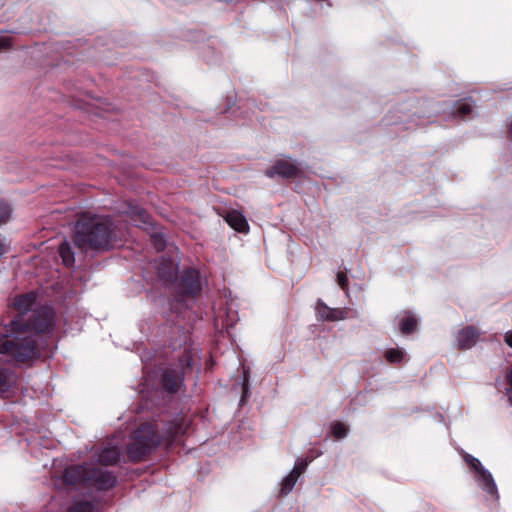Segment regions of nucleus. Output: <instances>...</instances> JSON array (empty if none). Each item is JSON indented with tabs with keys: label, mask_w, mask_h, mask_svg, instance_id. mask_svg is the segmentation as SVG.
<instances>
[{
	"label": "nucleus",
	"mask_w": 512,
	"mask_h": 512,
	"mask_svg": "<svg viewBox=\"0 0 512 512\" xmlns=\"http://www.w3.org/2000/svg\"><path fill=\"white\" fill-rule=\"evenodd\" d=\"M59 255L61 257L62 263L66 267H72L75 263L74 252L72 251V247L69 242L64 241L59 246Z\"/></svg>",
	"instance_id": "17"
},
{
	"label": "nucleus",
	"mask_w": 512,
	"mask_h": 512,
	"mask_svg": "<svg viewBox=\"0 0 512 512\" xmlns=\"http://www.w3.org/2000/svg\"><path fill=\"white\" fill-rule=\"evenodd\" d=\"M117 483L116 476L102 468H96L89 464L88 482L87 485L93 486L98 490H109Z\"/></svg>",
	"instance_id": "7"
},
{
	"label": "nucleus",
	"mask_w": 512,
	"mask_h": 512,
	"mask_svg": "<svg viewBox=\"0 0 512 512\" xmlns=\"http://www.w3.org/2000/svg\"><path fill=\"white\" fill-rule=\"evenodd\" d=\"M357 316V311L351 308H332L329 321L334 322L339 320H346L349 318H356Z\"/></svg>",
	"instance_id": "19"
},
{
	"label": "nucleus",
	"mask_w": 512,
	"mask_h": 512,
	"mask_svg": "<svg viewBox=\"0 0 512 512\" xmlns=\"http://www.w3.org/2000/svg\"><path fill=\"white\" fill-rule=\"evenodd\" d=\"M395 323L401 334L409 335L417 329L418 319L414 313L403 311L396 316Z\"/></svg>",
	"instance_id": "12"
},
{
	"label": "nucleus",
	"mask_w": 512,
	"mask_h": 512,
	"mask_svg": "<svg viewBox=\"0 0 512 512\" xmlns=\"http://www.w3.org/2000/svg\"><path fill=\"white\" fill-rule=\"evenodd\" d=\"M68 512H96V503L92 501H75Z\"/></svg>",
	"instance_id": "21"
},
{
	"label": "nucleus",
	"mask_w": 512,
	"mask_h": 512,
	"mask_svg": "<svg viewBox=\"0 0 512 512\" xmlns=\"http://www.w3.org/2000/svg\"><path fill=\"white\" fill-rule=\"evenodd\" d=\"M7 251L6 244L0 240V255L4 254Z\"/></svg>",
	"instance_id": "32"
},
{
	"label": "nucleus",
	"mask_w": 512,
	"mask_h": 512,
	"mask_svg": "<svg viewBox=\"0 0 512 512\" xmlns=\"http://www.w3.org/2000/svg\"><path fill=\"white\" fill-rule=\"evenodd\" d=\"M197 352L193 349H186L180 358V365L182 369H191L193 367V360Z\"/></svg>",
	"instance_id": "24"
},
{
	"label": "nucleus",
	"mask_w": 512,
	"mask_h": 512,
	"mask_svg": "<svg viewBox=\"0 0 512 512\" xmlns=\"http://www.w3.org/2000/svg\"><path fill=\"white\" fill-rule=\"evenodd\" d=\"M463 459L472 472L479 487L489 496L498 499V489L492 474L482 465L479 459L469 453L463 454Z\"/></svg>",
	"instance_id": "5"
},
{
	"label": "nucleus",
	"mask_w": 512,
	"mask_h": 512,
	"mask_svg": "<svg viewBox=\"0 0 512 512\" xmlns=\"http://www.w3.org/2000/svg\"><path fill=\"white\" fill-rule=\"evenodd\" d=\"M171 284L180 297H195L202 290L200 272L195 268L185 269L180 277L175 276Z\"/></svg>",
	"instance_id": "6"
},
{
	"label": "nucleus",
	"mask_w": 512,
	"mask_h": 512,
	"mask_svg": "<svg viewBox=\"0 0 512 512\" xmlns=\"http://www.w3.org/2000/svg\"><path fill=\"white\" fill-rule=\"evenodd\" d=\"M121 451L117 446L108 445L98 454V462L104 465H114L120 460Z\"/></svg>",
	"instance_id": "15"
},
{
	"label": "nucleus",
	"mask_w": 512,
	"mask_h": 512,
	"mask_svg": "<svg viewBox=\"0 0 512 512\" xmlns=\"http://www.w3.org/2000/svg\"><path fill=\"white\" fill-rule=\"evenodd\" d=\"M123 213L130 219L135 225L144 230H151V242L157 251L164 250L166 246V238L164 234L154 231V223L151 216L137 204L132 202L125 203V209Z\"/></svg>",
	"instance_id": "4"
},
{
	"label": "nucleus",
	"mask_w": 512,
	"mask_h": 512,
	"mask_svg": "<svg viewBox=\"0 0 512 512\" xmlns=\"http://www.w3.org/2000/svg\"><path fill=\"white\" fill-rule=\"evenodd\" d=\"M331 432L335 438L341 439L347 436L348 428L344 423L337 421L331 425Z\"/></svg>",
	"instance_id": "25"
},
{
	"label": "nucleus",
	"mask_w": 512,
	"mask_h": 512,
	"mask_svg": "<svg viewBox=\"0 0 512 512\" xmlns=\"http://www.w3.org/2000/svg\"><path fill=\"white\" fill-rule=\"evenodd\" d=\"M12 215L11 207L4 201H0V225L9 221Z\"/></svg>",
	"instance_id": "26"
},
{
	"label": "nucleus",
	"mask_w": 512,
	"mask_h": 512,
	"mask_svg": "<svg viewBox=\"0 0 512 512\" xmlns=\"http://www.w3.org/2000/svg\"><path fill=\"white\" fill-rule=\"evenodd\" d=\"M308 465V461L304 459H298L291 472L295 474L296 476H299L305 471L306 467Z\"/></svg>",
	"instance_id": "27"
},
{
	"label": "nucleus",
	"mask_w": 512,
	"mask_h": 512,
	"mask_svg": "<svg viewBox=\"0 0 512 512\" xmlns=\"http://www.w3.org/2000/svg\"><path fill=\"white\" fill-rule=\"evenodd\" d=\"M12 46V39L10 36L0 37V48H9Z\"/></svg>",
	"instance_id": "30"
},
{
	"label": "nucleus",
	"mask_w": 512,
	"mask_h": 512,
	"mask_svg": "<svg viewBox=\"0 0 512 512\" xmlns=\"http://www.w3.org/2000/svg\"><path fill=\"white\" fill-rule=\"evenodd\" d=\"M337 283L342 290H344V291L348 290L349 279L345 272L339 271L337 273Z\"/></svg>",
	"instance_id": "28"
},
{
	"label": "nucleus",
	"mask_w": 512,
	"mask_h": 512,
	"mask_svg": "<svg viewBox=\"0 0 512 512\" xmlns=\"http://www.w3.org/2000/svg\"><path fill=\"white\" fill-rule=\"evenodd\" d=\"M184 372L176 369H166L162 374L161 384L169 393L177 392L183 385Z\"/></svg>",
	"instance_id": "11"
},
{
	"label": "nucleus",
	"mask_w": 512,
	"mask_h": 512,
	"mask_svg": "<svg viewBox=\"0 0 512 512\" xmlns=\"http://www.w3.org/2000/svg\"><path fill=\"white\" fill-rule=\"evenodd\" d=\"M408 360L403 349L390 348L386 349V362L391 364H402Z\"/></svg>",
	"instance_id": "20"
},
{
	"label": "nucleus",
	"mask_w": 512,
	"mask_h": 512,
	"mask_svg": "<svg viewBox=\"0 0 512 512\" xmlns=\"http://www.w3.org/2000/svg\"><path fill=\"white\" fill-rule=\"evenodd\" d=\"M157 276L165 283H172L178 273L179 261L167 255L161 256L155 261Z\"/></svg>",
	"instance_id": "8"
},
{
	"label": "nucleus",
	"mask_w": 512,
	"mask_h": 512,
	"mask_svg": "<svg viewBox=\"0 0 512 512\" xmlns=\"http://www.w3.org/2000/svg\"><path fill=\"white\" fill-rule=\"evenodd\" d=\"M115 232L108 218H81L75 226L74 243L80 249L108 250L114 246Z\"/></svg>",
	"instance_id": "3"
},
{
	"label": "nucleus",
	"mask_w": 512,
	"mask_h": 512,
	"mask_svg": "<svg viewBox=\"0 0 512 512\" xmlns=\"http://www.w3.org/2000/svg\"><path fill=\"white\" fill-rule=\"evenodd\" d=\"M185 432L186 426L182 417H176L165 423L162 435L159 434L156 424L143 423L131 436V442L126 448L127 457L131 462H141L161 443L171 446Z\"/></svg>",
	"instance_id": "2"
},
{
	"label": "nucleus",
	"mask_w": 512,
	"mask_h": 512,
	"mask_svg": "<svg viewBox=\"0 0 512 512\" xmlns=\"http://www.w3.org/2000/svg\"><path fill=\"white\" fill-rule=\"evenodd\" d=\"M479 335L480 332L474 326L464 327L457 334L458 348L461 350L472 348L476 344Z\"/></svg>",
	"instance_id": "13"
},
{
	"label": "nucleus",
	"mask_w": 512,
	"mask_h": 512,
	"mask_svg": "<svg viewBox=\"0 0 512 512\" xmlns=\"http://www.w3.org/2000/svg\"><path fill=\"white\" fill-rule=\"evenodd\" d=\"M39 298L36 291L16 295L11 305L19 313L6 325L8 334H0V354L26 363L40 357L36 335H48L55 329V310L50 305L41 306L33 315L26 314L33 309Z\"/></svg>",
	"instance_id": "1"
},
{
	"label": "nucleus",
	"mask_w": 512,
	"mask_h": 512,
	"mask_svg": "<svg viewBox=\"0 0 512 512\" xmlns=\"http://www.w3.org/2000/svg\"><path fill=\"white\" fill-rule=\"evenodd\" d=\"M315 311L318 320L320 321H329V317L332 312V308L327 306L321 299H319L315 306Z\"/></svg>",
	"instance_id": "22"
},
{
	"label": "nucleus",
	"mask_w": 512,
	"mask_h": 512,
	"mask_svg": "<svg viewBox=\"0 0 512 512\" xmlns=\"http://www.w3.org/2000/svg\"><path fill=\"white\" fill-rule=\"evenodd\" d=\"M16 375L14 372L9 370H0V394H4L9 391L12 385L16 382Z\"/></svg>",
	"instance_id": "18"
},
{
	"label": "nucleus",
	"mask_w": 512,
	"mask_h": 512,
	"mask_svg": "<svg viewBox=\"0 0 512 512\" xmlns=\"http://www.w3.org/2000/svg\"><path fill=\"white\" fill-rule=\"evenodd\" d=\"M474 106V101L471 98L459 100L455 104L452 114L455 117L464 119L472 113Z\"/></svg>",
	"instance_id": "16"
},
{
	"label": "nucleus",
	"mask_w": 512,
	"mask_h": 512,
	"mask_svg": "<svg viewBox=\"0 0 512 512\" xmlns=\"http://www.w3.org/2000/svg\"><path fill=\"white\" fill-rule=\"evenodd\" d=\"M228 225L239 233H247L249 224L242 212L238 210H229L225 214H221Z\"/></svg>",
	"instance_id": "14"
},
{
	"label": "nucleus",
	"mask_w": 512,
	"mask_h": 512,
	"mask_svg": "<svg viewBox=\"0 0 512 512\" xmlns=\"http://www.w3.org/2000/svg\"><path fill=\"white\" fill-rule=\"evenodd\" d=\"M507 387H506V395L508 397L509 402L512 405V367L509 369L507 376Z\"/></svg>",
	"instance_id": "29"
},
{
	"label": "nucleus",
	"mask_w": 512,
	"mask_h": 512,
	"mask_svg": "<svg viewBox=\"0 0 512 512\" xmlns=\"http://www.w3.org/2000/svg\"><path fill=\"white\" fill-rule=\"evenodd\" d=\"M89 464L71 465L63 472V480L68 485L87 484Z\"/></svg>",
	"instance_id": "9"
},
{
	"label": "nucleus",
	"mask_w": 512,
	"mask_h": 512,
	"mask_svg": "<svg viewBox=\"0 0 512 512\" xmlns=\"http://www.w3.org/2000/svg\"><path fill=\"white\" fill-rule=\"evenodd\" d=\"M298 478L299 476L290 472L281 482V494L286 495L291 492Z\"/></svg>",
	"instance_id": "23"
},
{
	"label": "nucleus",
	"mask_w": 512,
	"mask_h": 512,
	"mask_svg": "<svg viewBox=\"0 0 512 512\" xmlns=\"http://www.w3.org/2000/svg\"><path fill=\"white\" fill-rule=\"evenodd\" d=\"M300 172L298 165L288 160H278L274 165L268 169L265 174L269 178L280 176L282 178H292Z\"/></svg>",
	"instance_id": "10"
},
{
	"label": "nucleus",
	"mask_w": 512,
	"mask_h": 512,
	"mask_svg": "<svg viewBox=\"0 0 512 512\" xmlns=\"http://www.w3.org/2000/svg\"><path fill=\"white\" fill-rule=\"evenodd\" d=\"M504 341L505 343L512 348V330L511 331H508L506 332L505 336H504Z\"/></svg>",
	"instance_id": "31"
}]
</instances>
